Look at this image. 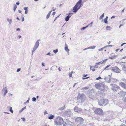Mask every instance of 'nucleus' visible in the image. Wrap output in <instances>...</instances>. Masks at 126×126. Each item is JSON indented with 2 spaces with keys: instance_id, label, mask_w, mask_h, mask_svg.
I'll return each instance as SVG.
<instances>
[{
  "instance_id": "nucleus-1",
  "label": "nucleus",
  "mask_w": 126,
  "mask_h": 126,
  "mask_svg": "<svg viewBox=\"0 0 126 126\" xmlns=\"http://www.w3.org/2000/svg\"><path fill=\"white\" fill-rule=\"evenodd\" d=\"M82 0H79L75 6L73 8V12L76 13L82 5L81 2Z\"/></svg>"
},
{
  "instance_id": "nucleus-2",
  "label": "nucleus",
  "mask_w": 126,
  "mask_h": 126,
  "mask_svg": "<svg viewBox=\"0 0 126 126\" xmlns=\"http://www.w3.org/2000/svg\"><path fill=\"white\" fill-rule=\"evenodd\" d=\"M86 98L85 95L83 94H79L78 95L77 99L81 101V102H84L85 101Z\"/></svg>"
},
{
  "instance_id": "nucleus-3",
  "label": "nucleus",
  "mask_w": 126,
  "mask_h": 126,
  "mask_svg": "<svg viewBox=\"0 0 126 126\" xmlns=\"http://www.w3.org/2000/svg\"><path fill=\"white\" fill-rule=\"evenodd\" d=\"M75 121L77 125L79 126L83 124L84 120L81 117H77L75 119Z\"/></svg>"
},
{
  "instance_id": "nucleus-4",
  "label": "nucleus",
  "mask_w": 126,
  "mask_h": 126,
  "mask_svg": "<svg viewBox=\"0 0 126 126\" xmlns=\"http://www.w3.org/2000/svg\"><path fill=\"white\" fill-rule=\"evenodd\" d=\"M96 88L100 90L101 91H103L105 89V87L104 85L102 83H97L95 85Z\"/></svg>"
},
{
  "instance_id": "nucleus-5",
  "label": "nucleus",
  "mask_w": 126,
  "mask_h": 126,
  "mask_svg": "<svg viewBox=\"0 0 126 126\" xmlns=\"http://www.w3.org/2000/svg\"><path fill=\"white\" fill-rule=\"evenodd\" d=\"M55 121L57 125H61L63 123V120L61 117H58L56 119Z\"/></svg>"
},
{
  "instance_id": "nucleus-6",
  "label": "nucleus",
  "mask_w": 126,
  "mask_h": 126,
  "mask_svg": "<svg viewBox=\"0 0 126 126\" xmlns=\"http://www.w3.org/2000/svg\"><path fill=\"white\" fill-rule=\"evenodd\" d=\"M98 102L99 105L103 106V105H105L108 103V101L107 99H103L100 100L98 101Z\"/></svg>"
},
{
  "instance_id": "nucleus-7",
  "label": "nucleus",
  "mask_w": 126,
  "mask_h": 126,
  "mask_svg": "<svg viewBox=\"0 0 126 126\" xmlns=\"http://www.w3.org/2000/svg\"><path fill=\"white\" fill-rule=\"evenodd\" d=\"M110 88L113 91H115L118 90L119 88V86L115 84H111L110 85Z\"/></svg>"
},
{
  "instance_id": "nucleus-8",
  "label": "nucleus",
  "mask_w": 126,
  "mask_h": 126,
  "mask_svg": "<svg viewBox=\"0 0 126 126\" xmlns=\"http://www.w3.org/2000/svg\"><path fill=\"white\" fill-rule=\"evenodd\" d=\"M95 113L99 115H103V114L102 110L100 108H97L96 109L95 111Z\"/></svg>"
},
{
  "instance_id": "nucleus-9",
  "label": "nucleus",
  "mask_w": 126,
  "mask_h": 126,
  "mask_svg": "<svg viewBox=\"0 0 126 126\" xmlns=\"http://www.w3.org/2000/svg\"><path fill=\"white\" fill-rule=\"evenodd\" d=\"M73 115V113L71 110H68L63 113V115L65 117H70Z\"/></svg>"
},
{
  "instance_id": "nucleus-10",
  "label": "nucleus",
  "mask_w": 126,
  "mask_h": 126,
  "mask_svg": "<svg viewBox=\"0 0 126 126\" xmlns=\"http://www.w3.org/2000/svg\"><path fill=\"white\" fill-rule=\"evenodd\" d=\"M110 69L114 72L116 73H120L121 71L118 67L115 66L111 67Z\"/></svg>"
},
{
  "instance_id": "nucleus-11",
  "label": "nucleus",
  "mask_w": 126,
  "mask_h": 126,
  "mask_svg": "<svg viewBox=\"0 0 126 126\" xmlns=\"http://www.w3.org/2000/svg\"><path fill=\"white\" fill-rule=\"evenodd\" d=\"M126 92L123 91H121L118 93V94L121 96L124 97L126 94Z\"/></svg>"
},
{
  "instance_id": "nucleus-12",
  "label": "nucleus",
  "mask_w": 126,
  "mask_h": 126,
  "mask_svg": "<svg viewBox=\"0 0 126 126\" xmlns=\"http://www.w3.org/2000/svg\"><path fill=\"white\" fill-rule=\"evenodd\" d=\"M74 109L75 111L78 112H79L82 110L81 109L76 106L74 108Z\"/></svg>"
},
{
  "instance_id": "nucleus-13",
  "label": "nucleus",
  "mask_w": 126,
  "mask_h": 126,
  "mask_svg": "<svg viewBox=\"0 0 126 126\" xmlns=\"http://www.w3.org/2000/svg\"><path fill=\"white\" fill-rule=\"evenodd\" d=\"M2 91L4 93V96H5L6 94L7 93L8 91L6 87L4 88L2 90Z\"/></svg>"
},
{
  "instance_id": "nucleus-14",
  "label": "nucleus",
  "mask_w": 126,
  "mask_h": 126,
  "mask_svg": "<svg viewBox=\"0 0 126 126\" xmlns=\"http://www.w3.org/2000/svg\"><path fill=\"white\" fill-rule=\"evenodd\" d=\"M64 49L66 51H69V49L68 47V46L67 45L66 43H65V47H64Z\"/></svg>"
},
{
  "instance_id": "nucleus-15",
  "label": "nucleus",
  "mask_w": 126,
  "mask_h": 126,
  "mask_svg": "<svg viewBox=\"0 0 126 126\" xmlns=\"http://www.w3.org/2000/svg\"><path fill=\"white\" fill-rule=\"evenodd\" d=\"M107 82L110 83V82L111 79L110 78H106L105 77L104 79Z\"/></svg>"
},
{
  "instance_id": "nucleus-16",
  "label": "nucleus",
  "mask_w": 126,
  "mask_h": 126,
  "mask_svg": "<svg viewBox=\"0 0 126 126\" xmlns=\"http://www.w3.org/2000/svg\"><path fill=\"white\" fill-rule=\"evenodd\" d=\"M38 40L35 43V44L34 46L35 47H38L39 46V42L38 41Z\"/></svg>"
},
{
  "instance_id": "nucleus-17",
  "label": "nucleus",
  "mask_w": 126,
  "mask_h": 126,
  "mask_svg": "<svg viewBox=\"0 0 126 126\" xmlns=\"http://www.w3.org/2000/svg\"><path fill=\"white\" fill-rule=\"evenodd\" d=\"M7 20L9 22V24H11L12 21V19H10L9 18L7 19Z\"/></svg>"
},
{
  "instance_id": "nucleus-18",
  "label": "nucleus",
  "mask_w": 126,
  "mask_h": 126,
  "mask_svg": "<svg viewBox=\"0 0 126 126\" xmlns=\"http://www.w3.org/2000/svg\"><path fill=\"white\" fill-rule=\"evenodd\" d=\"M120 84L123 88L126 84L123 82H121L120 83Z\"/></svg>"
},
{
  "instance_id": "nucleus-19",
  "label": "nucleus",
  "mask_w": 126,
  "mask_h": 126,
  "mask_svg": "<svg viewBox=\"0 0 126 126\" xmlns=\"http://www.w3.org/2000/svg\"><path fill=\"white\" fill-rule=\"evenodd\" d=\"M121 63L122 66L126 67V63L125 62H121Z\"/></svg>"
},
{
  "instance_id": "nucleus-20",
  "label": "nucleus",
  "mask_w": 126,
  "mask_h": 126,
  "mask_svg": "<svg viewBox=\"0 0 126 126\" xmlns=\"http://www.w3.org/2000/svg\"><path fill=\"white\" fill-rule=\"evenodd\" d=\"M54 117V115L52 114H51L48 117V118L50 120L52 119H53Z\"/></svg>"
},
{
  "instance_id": "nucleus-21",
  "label": "nucleus",
  "mask_w": 126,
  "mask_h": 126,
  "mask_svg": "<svg viewBox=\"0 0 126 126\" xmlns=\"http://www.w3.org/2000/svg\"><path fill=\"white\" fill-rule=\"evenodd\" d=\"M52 11H50L49 13L47 15L46 18L47 19H48L49 18L50 16V15L51 13V12Z\"/></svg>"
},
{
  "instance_id": "nucleus-22",
  "label": "nucleus",
  "mask_w": 126,
  "mask_h": 126,
  "mask_svg": "<svg viewBox=\"0 0 126 126\" xmlns=\"http://www.w3.org/2000/svg\"><path fill=\"white\" fill-rule=\"evenodd\" d=\"M8 108L9 109L10 111L12 113H13V111L12 110V109L11 107H8Z\"/></svg>"
},
{
  "instance_id": "nucleus-23",
  "label": "nucleus",
  "mask_w": 126,
  "mask_h": 126,
  "mask_svg": "<svg viewBox=\"0 0 126 126\" xmlns=\"http://www.w3.org/2000/svg\"><path fill=\"white\" fill-rule=\"evenodd\" d=\"M38 47H35V46H34V47L33 48V49L32 50V54L35 51V50Z\"/></svg>"
},
{
  "instance_id": "nucleus-24",
  "label": "nucleus",
  "mask_w": 126,
  "mask_h": 126,
  "mask_svg": "<svg viewBox=\"0 0 126 126\" xmlns=\"http://www.w3.org/2000/svg\"><path fill=\"white\" fill-rule=\"evenodd\" d=\"M38 47H35V46H34V47L33 48V49L32 50V54L35 51V50Z\"/></svg>"
},
{
  "instance_id": "nucleus-25",
  "label": "nucleus",
  "mask_w": 126,
  "mask_h": 126,
  "mask_svg": "<svg viewBox=\"0 0 126 126\" xmlns=\"http://www.w3.org/2000/svg\"><path fill=\"white\" fill-rule=\"evenodd\" d=\"M95 46H93L89 47L87 48L88 49H94L95 48Z\"/></svg>"
},
{
  "instance_id": "nucleus-26",
  "label": "nucleus",
  "mask_w": 126,
  "mask_h": 126,
  "mask_svg": "<svg viewBox=\"0 0 126 126\" xmlns=\"http://www.w3.org/2000/svg\"><path fill=\"white\" fill-rule=\"evenodd\" d=\"M70 18L69 16H67L65 18V20L67 22L68 21L69 19V18Z\"/></svg>"
},
{
  "instance_id": "nucleus-27",
  "label": "nucleus",
  "mask_w": 126,
  "mask_h": 126,
  "mask_svg": "<svg viewBox=\"0 0 126 126\" xmlns=\"http://www.w3.org/2000/svg\"><path fill=\"white\" fill-rule=\"evenodd\" d=\"M104 16V13H103L101 16L99 18V19L100 20L102 19Z\"/></svg>"
},
{
  "instance_id": "nucleus-28",
  "label": "nucleus",
  "mask_w": 126,
  "mask_h": 126,
  "mask_svg": "<svg viewBox=\"0 0 126 126\" xmlns=\"http://www.w3.org/2000/svg\"><path fill=\"white\" fill-rule=\"evenodd\" d=\"M90 70H92L93 71H94L95 70V69L92 66L90 65Z\"/></svg>"
},
{
  "instance_id": "nucleus-29",
  "label": "nucleus",
  "mask_w": 126,
  "mask_h": 126,
  "mask_svg": "<svg viewBox=\"0 0 126 126\" xmlns=\"http://www.w3.org/2000/svg\"><path fill=\"white\" fill-rule=\"evenodd\" d=\"M65 106H64L62 107L59 108V109L60 110H64V109H65Z\"/></svg>"
},
{
  "instance_id": "nucleus-30",
  "label": "nucleus",
  "mask_w": 126,
  "mask_h": 126,
  "mask_svg": "<svg viewBox=\"0 0 126 126\" xmlns=\"http://www.w3.org/2000/svg\"><path fill=\"white\" fill-rule=\"evenodd\" d=\"M26 109V106H25V107L23 108L22 109L20 110L19 111V112H22L25 109Z\"/></svg>"
},
{
  "instance_id": "nucleus-31",
  "label": "nucleus",
  "mask_w": 126,
  "mask_h": 126,
  "mask_svg": "<svg viewBox=\"0 0 126 126\" xmlns=\"http://www.w3.org/2000/svg\"><path fill=\"white\" fill-rule=\"evenodd\" d=\"M106 47L107 46L104 47H103L102 48H101V49H98V51H103V49H104V48H106Z\"/></svg>"
},
{
  "instance_id": "nucleus-32",
  "label": "nucleus",
  "mask_w": 126,
  "mask_h": 126,
  "mask_svg": "<svg viewBox=\"0 0 126 126\" xmlns=\"http://www.w3.org/2000/svg\"><path fill=\"white\" fill-rule=\"evenodd\" d=\"M122 70L125 71H126V67L124 66H122Z\"/></svg>"
},
{
  "instance_id": "nucleus-33",
  "label": "nucleus",
  "mask_w": 126,
  "mask_h": 126,
  "mask_svg": "<svg viewBox=\"0 0 126 126\" xmlns=\"http://www.w3.org/2000/svg\"><path fill=\"white\" fill-rule=\"evenodd\" d=\"M58 49H56L53 50V51L55 53H56L57 52H58Z\"/></svg>"
},
{
  "instance_id": "nucleus-34",
  "label": "nucleus",
  "mask_w": 126,
  "mask_h": 126,
  "mask_svg": "<svg viewBox=\"0 0 126 126\" xmlns=\"http://www.w3.org/2000/svg\"><path fill=\"white\" fill-rule=\"evenodd\" d=\"M88 88H89V87H85L83 88L82 89L84 90H86V89H88Z\"/></svg>"
},
{
  "instance_id": "nucleus-35",
  "label": "nucleus",
  "mask_w": 126,
  "mask_h": 126,
  "mask_svg": "<svg viewBox=\"0 0 126 126\" xmlns=\"http://www.w3.org/2000/svg\"><path fill=\"white\" fill-rule=\"evenodd\" d=\"M107 19H104V22L105 24H107L108 23Z\"/></svg>"
},
{
  "instance_id": "nucleus-36",
  "label": "nucleus",
  "mask_w": 126,
  "mask_h": 126,
  "mask_svg": "<svg viewBox=\"0 0 126 126\" xmlns=\"http://www.w3.org/2000/svg\"><path fill=\"white\" fill-rule=\"evenodd\" d=\"M32 101L33 102H35L36 100V98L35 97H33L32 98Z\"/></svg>"
},
{
  "instance_id": "nucleus-37",
  "label": "nucleus",
  "mask_w": 126,
  "mask_h": 126,
  "mask_svg": "<svg viewBox=\"0 0 126 126\" xmlns=\"http://www.w3.org/2000/svg\"><path fill=\"white\" fill-rule=\"evenodd\" d=\"M106 29L107 30H110V26H107L106 27Z\"/></svg>"
},
{
  "instance_id": "nucleus-38",
  "label": "nucleus",
  "mask_w": 126,
  "mask_h": 126,
  "mask_svg": "<svg viewBox=\"0 0 126 126\" xmlns=\"http://www.w3.org/2000/svg\"><path fill=\"white\" fill-rule=\"evenodd\" d=\"M73 72H70L69 73V77H72V73Z\"/></svg>"
},
{
  "instance_id": "nucleus-39",
  "label": "nucleus",
  "mask_w": 126,
  "mask_h": 126,
  "mask_svg": "<svg viewBox=\"0 0 126 126\" xmlns=\"http://www.w3.org/2000/svg\"><path fill=\"white\" fill-rule=\"evenodd\" d=\"M96 63V65H99V64H102V62H99L98 63Z\"/></svg>"
},
{
  "instance_id": "nucleus-40",
  "label": "nucleus",
  "mask_w": 126,
  "mask_h": 126,
  "mask_svg": "<svg viewBox=\"0 0 126 126\" xmlns=\"http://www.w3.org/2000/svg\"><path fill=\"white\" fill-rule=\"evenodd\" d=\"M29 100H30V98H29L28 99V100L26 102H24V104H25L26 103H29Z\"/></svg>"
},
{
  "instance_id": "nucleus-41",
  "label": "nucleus",
  "mask_w": 126,
  "mask_h": 126,
  "mask_svg": "<svg viewBox=\"0 0 126 126\" xmlns=\"http://www.w3.org/2000/svg\"><path fill=\"white\" fill-rule=\"evenodd\" d=\"M16 8L17 6L16 5H15L13 9V10L14 11H15Z\"/></svg>"
},
{
  "instance_id": "nucleus-42",
  "label": "nucleus",
  "mask_w": 126,
  "mask_h": 126,
  "mask_svg": "<svg viewBox=\"0 0 126 126\" xmlns=\"http://www.w3.org/2000/svg\"><path fill=\"white\" fill-rule=\"evenodd\" d=\"M93 22H91L90 24H89L88 25L90 26V27H92V26Z\"/></svg>"
},
{
  "instance_id": "nucleus-43",
  "label": "nucleus",
  "mask_w": 126,
  "mask_h": 126,
  "mask_svg": "<svg viewBox=\"0 0 126 126\" xmlns=\"http://www.w3.org/2000/svg\"><path fill=\"white\" fill-rule=\"evenodd\" d=\"M73 14V13H69V15L68 16H69V17H70Z\"/></svg>"
},
{
  "instance_id": "nucleus-44",
  "label": "nucleus",
  "mask_w": 126,
  "mask_h": 126,
  "mask_svg": "<svg viewBox=\"0 0 126 126\" xmlns=\"http://www.w3.org/2000/svg\"><path fill=\"white\" fill-rule=\"evenodd\" d=\"M101 79V77H98V78H96V80H99L100 79Z\"/></svg>"
},
{
  "instance_id": "nucleus-45",
  "label": "nucleus",
  "mask_w": 126,
  "mask_h": 126,
  "mask_svg": "<svg viewBox=\"0 0 126 126\" xmlns=\"http://www.w3.org/2000/svg\"><path fill=\"white\" fill-rule=\"evenodd\" d=\"M21 69L20 68H18L17 69V72H18L20 71Z\"/></svg>"
},
{
  "instance_id": "nucleus-46",
  "label": "nucleus",
  "mask_w": 126,
  "mask_h": 126,
  "mask_svg": "<svg viewBox=\"0 0 126 126\" xmlns=\"http://www.w3.org/2000/svg\"><path fill=\"white\" fill-rule=\"evenodd\" d=\"M110 66V65H108L104 69V70H105L107 68H108V67H109Z\"/></svg>"
},
{
  "instance_id": "nucleus-47",
  "label": "nucleus",
  "mask_w": 126,
  "mask_h": 126,
  "mask_svg": "<svg viewBox=\"0 0 126 126\" xmlns=\"http://www.w3.org/2000/svg\"><path fill=\"white\" fill-rule=\"evenodd\" d=\"M87 76V74H84L83 75V77H85Z\"/></svg>"
},
{
  "instance_id": "nucleus-48",
  "label": "nucleus",
  "mask_w": 126,
  "mask_h": 126,
  "mask_svg": "<svg viewBox=\"0 0 126 126\" xmlns=\"http://www.w3.org/2000/svg\"><path fill=\"white\" fill-rule=\"evenodd\" d=\"M44 113L45 115L46 114H47L48 113L45 110L44 112Z\"/></svg>"
},
{
  "instance_id": "nucleus-49",
  "label": "nucleus",
  "mask_w": 126,
  "mask_h": 126,
  "mask_svg": "<svg viewBox=\"0 0 126 126\" xmlns=\"http://www.w3.org/2000/svg\"><path fill=\"white\" fill-rule=\"evenodd\" d=\"M24 10H25V11L28 10V7H24Z\"/></svg>"
},
{
  "instance_id": "nucleus-50",
  "label": "nucleus",
  "mask_w": 126,
  "mask_h": 126,
  "mask_svg": "<svg viewBox=\"0 0 126 126\" xmlns=\"http://www.w3.org/2000/svg\"><path fill=\"white\" fill-rule=\"evenodd\" d=\"M89 78V77H86V78H83L82 79H88V78Z\"/></svg>"
},
{
  "instance_id": "nucleus-51",
  "label": "nucleus",
  "mask_w": 126,
  "mask_h": 126,
  "mask_svg": "<svg viewBox=\"0 0 126 126\" xmlns=\"http://www.w3.org/2000/svg\"><path fill=\"white\" fill-rule=\"evenodd\" d=\"M107 46L106 47H112V45H107V46Z\"/></svg>"
},
{
  "instance_id": "nucleus-52",
  "label": "nucleus",
  "mask_w": 126,
  "mask_h": 126,
  "mask_svg": "<svg viewBox=\"0 0 126 126\" xmlns=\"http://www.w3.org/2000/svg\"><path fill=\"white\" fill-rule=\"evenodd\" d=\"M108 59H105L103 61V62H102V63H103V62H105V61H106Z\"/></svg>"
},
{
  "instance_id": "nucleus-53",
  "label": "nucleus",
  "mask_w": 126,
  "mask_h": 126,
  "mask_svg": "<svg viewBox=\"0 0 126 126\" xmlns=\"http://www.w3.org/2000/svg\"><path fill=\"white\" fill-rule=\"evenodd\" d=\"M124 102L126 103V97H125L124 99Z\"/></svg>"
},
{
  "instance_id": "nucleus-54",
  "label": "nucleus",
  "mask_w": 126,
  "mask_h": 126,
  "mask_svg": "<svg viewBox=\"0 0 126 126\" xmlns=\"http://www.w3.org/2000/svg\"><path fill=\"white\" fill-rule=\"evenodd\" d=\"M85 29H86V28H85V27H83L82 28H81V30H84Z\"/></svg>"
},
{
  "instance_id": "nucleus-55",
  "label": "nucleus",
  "mask_w": 126,
  "mask_h": 126,
  "mask_svg": "<svg viewBox=\"0 0 126 126\" xmlns=\"http://www.w3.org/2000/svg\"><path fill=\"white\" fill-rule=\"evenodd\" d=\"M126 44V43H123L121 45V47H122V46L124 45H125Z\"/></svg>"
},
{
  "instance_id": "nucleus-56",
  "label": "nucleus",
  "mask_w": 126,
  "mask_h": 126,
  "mask_svg": "<svg viewBox=\"0 0 126 126\" xmlns=\"http://www.w3.org/2000/svg\"><path fill=\"white\" fill-rule=\"evenodd\" d=\"M44 63H42V65L43 66H45V65H44Z\"/></svg>"
},
{
  "instance_id": "nucleus-57",
  "label": "nucleus",
  "mask_w": 126,
  "mask_h": 126,
  "mask_svg": "<svg viewBox=\"0 0 126 126\" xmlns=\"http://www.w3.org/2000/svg\"><path fill=\"white\" fill-rule=\"evenodd\" d=\"M16 4L17 5H19V2H16Z\"/></svg>"
},
{
  "instance_id": "nucleus-58",
  "label": "nucleus",
  "mask_w": 126,
  "mask_h": 126,
  "mask_svg": "<svg viewBox=\"0 0 126 126\" xmlns=\"http://www.w3.org/2000/svg\"><path fill=\"white\" fill-rule=\"evenodd\" d=\"M25 13L26 14H27L28 13V10L25 11Z\"/></svg>"
},
{
  "instance_id": "nucleus-59",
  "label": "nucleus",
  "mask_w": 126,
  "mask_h": 126,
  "mask_svg": "<svg viewBox=\"0 0 126 126\" xmlns=\"http://www.w3.org/2000/svg\"><path fill=\"white\" fill-rule=\"evenodd\" d=\"M55 12H53V13H52V15L54 16L55 15Z\"/></svg>"
},
{
  "instance_id": "nucleus-60",
  "label": "nucleus",
  "mask_w": 126,
  "mask_h": 126,
  "mask_svg": "<svg viewBox=\"0 0 126 126\" xmlns=\"http://www.w3.org/2000/svg\"><path fill=\"white\" fill-rule=\"evenodd\" d=\"M109 58L111 59H113V58L112 57H109Z\"/></svg>"
},
{
  "instance_id": "nucleus-61",
  "label": "nucleus",
  "mask_w": 126,
  "mask_h": 126,
  "mask_svg": "<svg viewBox=\"0 0 126 126\" xmlns=\"http://www.w3.org/2000/svg\"><path fill=\"white\" fill-rule=\"evenodd\" d=\"M123 88L126 90V84L125 85Z\"/></svg>"
},
{
  "instance_id": "nucleus-62",
  "label": "nucleus",
  "mask_w": 126,
  "mask_h": 126,
  "mask_svg": "<svg viewBox=\"0 0 126 126\" xmlns=\"http://www.w3.org/2000/svg\"><path fill=\"white\" fill-rule=\"evenodd\" d=\"M115 16H112L111 17V19H112V18H115Z\"/></svg>"
},
{
  "instance_id": "nucleus-63",
  "label": "nucleus",
  "mask_w": 126,
  "mask_h": 126,
  "mask_svg": "<svg viewBox=\"0 0 126 126\" xmlns=\"http://www.w3.org/2000/svg\"><path fill=\"white\" fill-rule=\"evenodd\" d=\"M123 25H122V24L120 25L119 27V28H120L121 26H123Z\"/></svg>"
},
{
  "instance_id": "nucleus-64",
  "label": "nucleus",
  "mask_w": 126,
  "mask_h": 126,
  "mask_svg": "<svg viewBox=\"0 0 126 126\" xmlns=\"http://www.w3.org/2000/svg\"><path fill=\"white\" fill-rule=\"evenodd\" d=\"M22 120H23V121H25V118H22Z\"/></svg>"
}]
</instances>
